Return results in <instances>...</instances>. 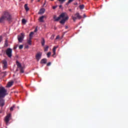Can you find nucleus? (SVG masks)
Wrapping results in <instances>:
<instances>
[{
  "label": "nucleus",
  "instance_id": "nucleus-1",
  "mask_svg": "<svg viewBox=\"0 0 128 128\" xmlns=\"http://www.w3.org/2000/svg\"><path fill=\"white\" fill-rule=\"evenodd\" d=\"M53 18L54 20V22H58V20H60V18H63L60 22V23L61 24H64L66 23V21L68 20V14H66V12H62L57 18L56 16L54 15Z\"/></svg>",
  "mask_w": 128,
  "mask_h": 128
},
{
  "label": "nucleus",
  "instance_id": "nucleus-2",
  "mask_svg": "<svg viewBox=\"0 0 128 128\" xmlns=\"http://www.w3.org/2000/svg\"><path fill=\"white\" fill-rule=\"evenodd\" d=\"M12 17L10 12H4L2 16L0 18V22H4V20H8V22H12Z\"/></svg>",
  "mask_w": 128,
  "mask_h": 128
},
{
  "label": "nucleus",
  "instance_id": "nucleus-3",
  "mask_svg": "<svg viewBox=\"0 0 128 128\" xmlns=\"http://www.w3.org/2000/svg\"><path fill=\"white\" fill-rule=\"evenodd\" d=\"M16 64L17 66V69L16 70V72L18 70L19 68V70H20V72H21V74H24V68L22 66V64H20V63L18 61L16 60Z\"/></svg>",
  "mask_w": 128,
  "mask_h": 128
},
{
  "label": "nucleus",
  "instance_id": "nucleus-4",
  "mask_svg": "<svg viewBox=\"0 0 128 128\" xmlns=\"http://www.w3.org/2000/svg\"><path fill=\"white\" fill-rule=\"evenodd\" d=\"M6 94V90L4 87L0 88V98H4Z\"/></svg>",
  "mask_w": 128,
  "mask_h": 128
},
{
  "label": "nucleus",
  "instance_id": "nucleus-5",
  "mask_svg": "<svg viewBox=\"0 0 128 128\" xmlns=\"http://www.w3.org/2000/svg\"><path fill=\"white\" fill-rule=\"evenodd\" d=\"M82 16H80V13L76 12L74 14V16H72V19L73 20L74 22H76V20H80L82 18Z\"/></svg>",
  "mask_w": 128,
  "mask_h": 128
},
{
  "label": "nucleus",
  "instance_id": "nucleus-6",
  "mask_svg": "<svg viewBox=\"0 0 128 128\" xmlns=\"http://www.w3.org/2000/svg\"><path fill=\"white\" fill-rule=\"evenodd\" d=\"M6 54L8 58H12V49L10 48H7L6 50Z\"/></svg>",
  "mask_w": 128,
  "mask_h": 128
},
{
  "label": "nucleus",
  "instance_id": "nucleus-7",
  "mask_svg": "<svg viewBox=\"0 0 128 128\" xmlns=\"http://www.w3.org/2000/svg\"><path fill=\"white\" fill-rule=\"evenodd\" d=\"M10 118H12V114H8L4 118V122L6 124V126H8V122L10 120Z\"/></svg>",
  "mask_w": 128,
  "mask_h": 128
},
{
  "label": "nucleus",
  "instance_id": "nucleus-8",
  "mask_svg": "<svg viewBox=\"0 0 128 128\" xmlns=\"http://www.w3.org/2000/svg\"><path fill=\"white\" fill-rule=\"evenodd\" d=\"M24 38V33H21V35H18V38L19 42H22Z\"/></svg>",
  "mask_w": 128,
  "mask_h": 128
},
{
  "label": "nucleus",
  "instance_id": "nucleus-9",
  "mask_svg": "<svg viewBox=\"0 0 128 128\" xmlns=\"http://www.w3.org/2000/svg\"><path fill=\"white\" fill-rule=\"evenodd\" d=\"M1 64L3 65V68L6 69L8 68V62L5 59L1 61Z\"/></svg>",
  "mask_w": 128,
  "mask_h": 128
},
{
  "label": "nucleus",
  "instance_id": "nucleus-10",
  "mask_svg": "<svg viewBox=\"0 0 128 128\" xmlns=\"http://www.w3.org/2000/svg\"><path fill=\"white\" fill-rule=\"evenodd\" d=\"M40 58H42V54L40 52L38 53L36 56V60L38 62L40 60Z\"/></svg>",
  "mask_w": 128,
  "mask_h": 128
},
{
  "label": "nucleus",
  "instance_id": "nucleus-11",
  "mask_svg": "<svg viewBox=\"0 0 128 128\" xmlns=\"http://www.w3.org/2000/svg\"><path fill=\"white\" fill-rule=\"evenodd\" d=\"M45 10H46L44 8L40 9L38 12V14H42L44 13Z\"/></svg>",
  "mask_w": 128,
  "mask_h": 128
},
{
  "label": "nucleus",
  "instance_id": "nucleus-12",
  "mask_svg": "<svg viewBox=\"0 0 128 128\" xmlns=\"http://www.w3.org/2000/svg\"><path fill=\"white\" fill-rule=\"evenodd\" d=\"M0 106H4V99H0Z\"/></svg>",
  "mask_w": 128,
  "mask_h": 128
},
{
  "label": "nucleus",
  "instance_id": "nucleus-13",
  "mask_svg": "<svg viewBox=\"0 0 128 128\" xmlns=\"http://www.w3.org/2000/svg\"><path fill=\"white\" fill-rule=\"evenodd\" d=\"M41 44L42 46H44V44H46V40H44V38H42V40H41Z\"/></svg>",
  "mask_w": 128,
  "mask_h": 128
},
{
  "label": "nucleus",
  "instance_id": "nucleus-14",
  "mask_svg": "<svg viewBox=\"0 0 128 128\" xmlns=\"http://www.w3.org/2000/svg\"><path fill=\"white\" fill-rule=\"evenodd\" d=\"M46 62H48V60L46 58H43L40 61V64H46Z\"/></svg>",
  "mask_w": 128,
  "mask_h": 128
},
{
  "label": "nucleus",
  "instance_id": "nucleus-15",
  "mask_svg": "<svg viewBox=\"0 0 128 128\" xmlns=\"http://www.w3.org/2000/svg\"><path fill=\"white\" fill-rule=\"evenodd\" d=\"M56 48H58V47L56 46H54L53 49H52V52L54 54H52V56H56Z\"/></svg>",
  "mask_w": 128,
  "mask_h": 128
},
{
  "label": "nucleus",
  "instance_id": "nucleus-16",
  "mask_svg": "<svg viewBox=\"0 0 128 128\" xmlns=\"http://www.w3.org/2000/svg\"><path fill=\"white\" fill-rule=\"evenodd\" d=\"M44 16H42L39 18L38 20L40 22H44Z\"/></svg>",
  "mask_w": 128,
  "mask_h": 128
},
{
  "label": "nucleus",
  "instance_id": "nucleus-17",
  "mask_svg": "<svg viewBox=\"0 0 128 128\" xmlns=\"http://www.w3.org/2000/svg\"><path fill=\"white\" fill-rule=\"evenodd\" d=\"M12 84H14V82L11 81V82H8V88H10V86H12Z\"/></svg>",
  "mask_w": 128,
  "mask_h": 128
},
{
  "label": "nucleus",
  "instance_id": "nucleus-18",
  "mask_svg": "<svg viewBox=\"0 0 128 128\" xmlns=\"http://www.w3.org/2000/svg\"><path fill=\"white\" fill-rule=\"evenodd\" d=\"M24 8L26 12H28V10H30V8H28V4H25Z\"/></svg>",
  "mask_w": 128,
  "mask_h": 128
},
{
  "label": "nucleus",
  "instance_id": "nucleus-19",
  "mask_svg": "<svg viewBox=\"0 0 128 128\" xmlns=\"http://www.w3.org/2000/svg\"><path fill=\"white\" fill-rule=\"evenodd\" d=\"M4 46H6V47L8 46V40H5Z\"/></svg>",
  "mask_w": 128,
  "mask_h": 128
},
{
  "label": "nucleus",
  "instance_id": "nucleus-20",
  "mask_svg": "<svg viewBox=\"0 0 128 128\" xmlns=\"http://www.w3.org/2000/svg\"><path fill=\"white\" fill-rule=\"evenodd\" d=\"M74 2V0H68V2L66 3V6H68L70 2Z\"/></svg>",
  "mask_w": 128,
  "mask_h": 128
},
{
  "label": "nucleus",
  "instance_id": "nucleus-21",
  "mask_svg": "<svg viewBox=\"0 0 128 128\" xmlns=\"http://www.w3.org/2000/svg\"><path fill=\"white\" fill-rule=\"evenodd\" d=\"M58 0L62 4H64V2H66V0Z\"/></svg>",
  "mask_w": 128,
  "mask_h": 128
},
{
  "label": "nucleus",
  "instance_id": "nucleus-22",
  "mask_svg": "<svg viewBox=\"0 0 128 128\" xmlns=\"http://www.w3.org/2000/svg\"><path fill=\"white\" fill-rule=\"evenodd\" d=\"M79 8H80V10H84V4L80 5L79 6Z\"/></svg>",
  "mask_w": 128,
  "mask_h": 128
},
{
  "label": "nucleus",
  "instance_id": "nucleus-23",
  "mask_svg": "<svg viewBox=\"0 0 128 128\" xmlns=\"http://www.w3.org/2000/svg\"><path fill=\"white\" fill-rule=\"evenodd\" d=\"M22 24H26V20L25 19H22Z\"/></svg>",
  "mask_w": 128,
  "mask_h": 128
},
{
  "label": "nucleus",
  "instance_id": "nucleus-24",
  "mask_svg": "<svg viewBox=\"0 0 128 128\" xmlns=\"http://www.w3.org/2000/svg\"><path fill=\"white\" fill-rule=\"evenodd\" d=\"M44 52H48V46H46L44 48Z\"/></svg>",
  "mask_w": 128,
  "mask_h": 128
},
{
  "label": "nucleus",
  "instance_id": "nucleus-25",
  "mask_svg": "<svg viewBox=\"0 0 128 128\" xmlns=\"http://www.w3.org/2000/svg\"><path fill=\"white\" fill-rule=\"evenodd\" d=\"M28 44L30 46H32V40H28Z\"/></svg>",
  "mask_w": 128,
  "mask_h": 128
},
{
  "label": "nucleus",
  "instance_id": "nucleus-26",
  "mask_svg": "<svg viewBox=\"0 0 128 128\" xmlns=\"http://www.w3.org/2000/svg\"><path fill=\"white\" fill-rule=\"evenodd\" d=\"M50 54H52V52H48L47 54L48 58H50Z\"/></svg>",
  "mask_w": 128,
  "mask_h": 128
},
{
  "label": "nucleus",
  "instance_id": "nucleus-27",
  "mask_svg": "<svg viewBox=\"0 0 128 128\" xmlns=\"http://www.w3.org/2000/svg\"><path fill=\"white\" fill-rule=\"evenodd\" d=\"M24 48V45H20L19 46L20 50H22V48Z\"/></svg>",
  "mask_w": 128,
  "mask_h": 128
},
{
  "label": "nucleus",
  "instance_id": "nucleus-28",
  "mask_svg": "<svg viewBox=\"0 0 128 128\" xmlns=\"http://www.w3.org/2000/svg\"><path fill=\"white\" fill-rule=\"evenodd\" d=\"M34 32H30L29 36H34Z\"/></svg>",
  "mask_w": 128,
  "mask_h": 128
},
{
  "label": "nucleus",
  "instance_id": "nucleus-29",
  "mask_svg": "<svg viewBox=\"0 0 128 128\" xmlns=\"http://www.w3.org/2000/svg\"><path fill=\"white\" fill-rule=\"evenodd\" d=\"M14 106H12L10 108V112H12V110H14Z\"/></svg>",
  "mask_w": 128,
  "mask_h": 128
},
{
  "label": "nucleus",
  "instance_id": "nucleus-30",
  "mask_svg": "<svg viewBox=\"0 0 128 128\" xmlns=\"http://www.w3.org/2000/svg\"><path fill=\"white\" fill-rule=\"evenodd\" d=\"M2 74H4L3 76H6V72H2Z\"/></svg>",
  "mask_w": 128,
  "mask_h": 128
},
{
  "label": "nucleus",
  "instance_id": "nucleus-31",
  "mask_svg": "<svg viewBox=\"0 0 128 128\" xmlns=\"http://www.w3.org/2000/svg\"><path fill=\"white\" fill-rule=\"evenodd\" d=\"M50 64H51L50 62H48V63L47 64V66H50Z\"/></svg>",
  "mask_w": 128,
  "mask_h": 128
},
{
  "label": "nucleus",
  "instance_id": "nucleus-32",
  "mask_svg": "<svg viewBox=\"0 0 128 128\" xmlns=\"http://www.w3.org/2000/svg\"><path fill=\"white\" fill-rule=\"evenodd\" d=\"M38 32V28H36L34 30V32Z\"/></svg>",
  "mask_w": 128,
  "mask_h": 128
},
{
  "label": "nucleus",
  "instance_id": "nucleus-33",
  "mask_svg": "<svg viewBox=\"0 0 128 128\" xmlns=\"http://www.w3.org/2000/svg\"><path fill=\"white\" fill-rule=\"evenodd\" d=\"M52 8H53V10H56V6H54L52 7Z\"/></svg>",
  "mask_w": 128,
  "mask_h": 128
},
{
  "label": "nucleus",
  "instance_id": "nucleus-34",
  "mask_svg": "<svg viewBox=\"0 0 128 128\" xmlns=\"http://www.w3.org/2000/svg\"><path fill=\"white\" fill-rule=\"evenodd\" d=\"M32 36H30L29 40H32Z\"/></svg>",
  "mask_w": 128,
  "mask_h": 128
},
{
  "label": "nucleus",
  "instance_id": "nucleus-35",
  "mask_svg": "<svg viewBox=\"0 0 128 128\" xmlns=\"http://www.w3.org/2000/svg\"><path fill=\"white\" fill-rule=\"evenodd\" d=\"M58 38H60V36H57L56 37V40H58Z\"/></svg>",
  "mask_w": 128,
  "mask_h": 128
},
{
  "label": "nucleus",
  "instance_id": "nucleus-36",
  "mask_svg": "<svg viewBox=\"0 0 128 128\" xmlns=\"http://www.w3.org/2000/svg\"><path fill=\"white\" fill-rule=\"evenodd\" d=\"M84 18H86V14H84Z\"/></svg>",
  "mask_w": 128,
  "mask_h": 128
},
{
  "label": "nucleus",
  "instance_id": "nucleus-37",
  "mask_svg": "<svg viewBox=\"0 0 128 128\" xmlns=\"http://www.w3.org/2000/svg\"><path fill=\"white\" fill-rule=\"evenodd\" d=\"M66 28H68V26H66Z\"/></svg>",
  "mask_w": 128,
  "mask_h": 128
},
{
  "label": "nucleus",
  "instance_id": "nucleus-38",
  "mask_svg": "<svg viewBox=\"0 0 128 128\" xmlns=\"http://www.w3.org/2000/svg\"><path fill=\"white\" fill-rule=\"evenodd\" d=\"M62 6L60 5V6H59V8H62Z\"/></svg>",
  "mask_w": 128,
  "mask_h": 128
},
{
  "label": "nucleus",
  "instance_id": "nucleus-39",
  "mask_svg": "<svg viewBox=\"0 0 128 128\" xmlns=\"http://www.w3.org/2000/svg\"><path fill=\"white\" fill-rule=\"evenodd\" d=\"M51 0V2H54V0Z\"/></svg>",
  "mask_w": 128,
  "mask_h": 128
},
{
  "label": "nucleus",
  "instance_id": "nucleus-40",
  "mask_svg": "<svg viewBox=\"0 0 128 128\" xmlns=\"http://www.w3.org/2000/svg\"><path fill=\"white\" fill-rule=\"evenodd\" d=\"M70 10V12H71L72 10H71V9H70V10Z\"/></svg>",
  "mask_w": 128,
  "mask_h": 128
},
{
  "label": "nucleus",
  "instance_id": "nucleus-41",
  "mask_svg": "<svg viewBox=\"0 0 128 128\" xmlns=\"http://www.w3.org/2000/svg\"><path fill=\"white\" fill-rule=\"evenodd\" d=\"M38 2H40V0H38Z\"/></svg>",
  "mask_w": 128,
  "mask_h": 128
},
{
  "label": "nucleus",
  "instance_id": "nucleus-42",
  "mask_svg": "<svg viewBox=\"0 0 128 128\" xmlns=\"http://www.w3.org/2000/svg\"><path fill=\"white\" fill-rule=\"evenodd\" d=\"M32 2H34V0H32Z\"/></svg>",
  "mask_w": 128,
  "mask_h": 128
},
{
  "label": "nucleus",
  "instance_id": "nucleus-43",
  "mask_svg": "<svg viewBox=\"0 0 128 128\" xmlns=\"http://www.w3.org/2000/svg\"><path fill=\"white\" fill-rule=\"evenodd\" d=\"M16 82H18L16 81Z\"/></svg>",
  "mask_w": 128,
  "mask_h": 128
},
{
  "label": "nucleus",
  "instance_id": "nucleus-44",
  "mask_svg": "<svg viewBox=\"0 0 128 128\" xmlns=\"http://www.w3.org/2000/svg\"><path fill=\"white\" fill-rule=\"evenodd\" d=\"M26 48H28V46H27Z\"/></svg>",
  "mask_w": 128,
  "mask_h": 128
},
{
  "label": "nucleus",
  "instance_id": "nucleus-45",
  "mask_svg": "<svg viewBox=\"0 0 128 128\" xmlns=\"http://www.w3.org/2000/svg\"><path fill=\"white\" fill-rule=\"evenodd\" d=\"M14 48V49H16V48Z\"/></svg>",
  "mask_w": 128,
  "mask_h": 128
},
{
  "label": "nucleus",
  "instance_id": "nucleus-46",
  "mask_svg": "<svg viewBox=\"0 0 128 128\" xmlns=\"http://www.w3.org/2000/svg\"><path fill=\"white\" fill-rule=\"evenodd\" d=\"M44 4H46V3H44Z\"/></svg>",
  "mask_w": 128,
  "mask_h": 128
}]
</instances>
